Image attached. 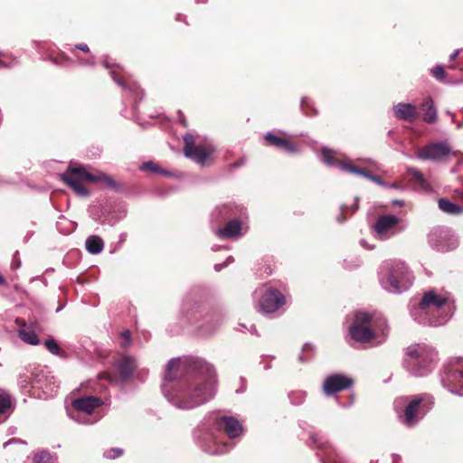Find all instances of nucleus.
<instances>
[{"instance_id": "7c9ffc66", "label": "nucleus", "mask_w": 463, "mask_h": 463, "mask_svg": "<svg viewBox=\"0 0 463 463\" xmlns=\"http://www.w3.org/2000/svg\"><path fill=\"white\" fill-rule=\"evenodd\" d=\"M184 308L187 312L188 317L194 322L197 321L198 318L203 316V308L200 305H195L192 309H189L186 306Z\"/></svg>"}, {"instance_id": "603ef678", "label": "nucleus", "mask_w": 463, "mask_h": 463, "mask_svg": "<svg viewBox=\"0 0 463 463\" xmlns=\"http://www.w3.org/2000/svg\"><path fill=\"white\" fill-rule=\"evenodd\" d=\"M85 63H86V64L94 65L95 61H94V59H93V58H91V59L88 60Z\"/></svg>"}, {"instance_id": "bf43d9fd", "label": "nucleus", "mask_w": 463, "mask_h": 463, "mask_svg": "<svg viewBox=\"0 0 463 463\" xmlns=\"http://www.w3.org/2000/svg\"><path fill=\"white\" fill-rule=\"evenodd\" d=\"M458 128H461L463 127V122H459L457 125Z\"/></svg>"}, {"instance_id": "338daca9", "label": "nucleus", "mask_w": 463, "mask_h": 463, "mask_svg": "<svg viewBox=\"0 0 463 463\" xmlns=\"http://www.w3.org/2000/svg\"><path fill=\"white\" fill-rule=\"evenodd\" d=\"M442 383H443L444 386H446V383H445L446 380L445 379L442 380Z\"/></svg>"}, {"instance_id": "39448f33", "label": "nucleus", "mask_w": 463, "mask_h": 463, "mask_svg": "<svg viewBox=\"0 0 463 463\" xmlns=\"http://www.w3.org/2000/svg\"><path fill=\"white\" fill-rule=\"evenodd\" d=\"M61 179L69 185L78 195L88 196L89 191L83 185V182H104L109 186H114L115 182L109 176L102 173L91 174L84 166H70L65 173L60 175Z\"/></svg>"}, {"instance_id": "1a4fd4ad", "label": "nucleus", "mask_w": 463, "mask_h": 463, "mask_svg": "<svg viewBox=\"0 0 463 463\" xmlns=\"http://www.w3.org/2000/svg\"><path fill=\"white\" fill-rule=\"evenodd\" d=\"M429 241L432 248L441 252L456 249L458 240L454 232L448 228H436L429 234Z\"/></svg>"}, {"instance_id": "7ed1b4c3", "label": "nucleus", "mask_w": 463, "mask_h": 463, "mask_svg": "<svg viewBox=\"0 0 463 463\" xmlns=\"http://www.w3.org/2000/svg\"><path fill=\"white\" fill-rule=\"evenodd\" d=\"M432 396L420 393L413 396H402L395 399L394 410L399 421L408 428L416 426L433 406Z\"/></svg>"}, {"instance_id": "49530a36", "label": "nucleus", "mask_w": 463, "mask_h": 463, "mask_svg": "<svg viewBox=\"0 0 463 463\" xmlns=\"http://www.w3.org/2000/svg\"><path fill=\"white\" fill-rule=\"evenodd\" d=\"M459 53H460V50H458V49L455 50L454 52L450 55L449 60L450 61L455 60Z\"/></svg>"}, {"instance_id": "a19ab883", "label": "nucleus", "mask_w": 463, "mask_h": 463, "mask_svg": "<svg viewBox=\"0 0 463 463\" xmlns=\"http://www.w3.org/2000/svg\"><path fill=\"white\" fill-rule=\"evenodd\" d=\"M310 439L312 440V442L314 444H317V446L318 448H320V449H324L325 448L324 444L320 440L321 439L317 435H316V434L311 435L310 436Z\"/></svg>"}, {"instance_id": "6e6d98bb", "label": "nucleus", "mask_w": 463, "mask_h": 463, "mask_svg": "<svg viewBox=\"0 0 463 463\" xmlns=\"http://www.w3.org/2000/svg\"><path fill=\"white\" fill-rule=\"evenodd\" d=\"M386 187H389V188H397L398 186L395 184H388V185Z\"/></svg>"}, {"instance_id": "de8ad7c7", "label": "nucleus", "mask_w": 463, "mask_h": 463, "mask_svg": "<svg viewBox=\"0 0 463 463\" xmlns=\"http://www.w3.org/2000/svg\"><path fill=\"white\" fill-rule=\"evenodd\" d=\"M313 346L309 344H306L303 347V352L312 351Z\"/></svg>"}, {"instance_id": "6ab92c4d", "label": "nucleus", "mask_w": 463, "mask_h": 463, "mask_svg": "<svg viewBox=\"0 0 463 463\" xmlns=\"http://www.w3.org/2000/svg\"><path fill=\"white\" fill-rule=\"evenodd\" d=\"M393 112L401 120L413 121L417 118L416 107L411 103H398L393 107Z\"/></svg>"}, {"instance_id": "5701e85b", "label": "nucleus", "mask_w": 463, "mask_h": 463, "mask_svg": "<svg viewBox=\"0 0 463 463\" xmlns=\"http://www.w3.org/2000/svg\"><path fill=\"white\" fill-rule=\"evenodd\" d=\"M136 367L137 362L132 357H123L118 362V368L123 379L130 377Z\"/></svg>"}, {"instance_id": "4c0bfd02", "label": "nucleus", "mask_w": 463, "mask_h": 463, "mask_svg": "<svg viewBox=\"0 0 463 463\" xmlns=\"http://www.w3.org/2000/svg\"><path fill=\"white\" fill-rule=\"evenodd\" d=\"M231 210L232 209L230 206L224 205L220 208H217L216 213H218L220 215H223L224 217L230 214Z\"/></svg>"}, {"instance_id": "4be33fe9", "label": "nucleus", "mask_w": 463, "mask_h": 463, "mask_svg": "<svg viewBox=\"0 0 463 463\" xmlns=\"http://www.w3.org/2000/svg\"><path fill=\"white\" fill-rule=\"evenodd\" d=\"M222 316L221 314H206L204 323L202 325L203 330L208 334H213L222 325Z\"/></svg>"}, {"instance_id": "cd10ccee", "label": "nucleus", "mask_w": 463, "mask_h": 463, "mask_svg": "<svg viewBox=\"0 0 463 463\" xmlns=\"http://www.w3.org/2000/svg\"><path fill=\"white\" fill-rule=\"evenodd\" d=\"M214 446H216V448L215 447L213 448V446L208 445V444H204L203 449L206 452L213 454V455L223 454V453H226L227 451H229V449H230V447L226 443L217 445L216 441H214Z\"/></svg>"}, {"instance_id": "79ce46f5", "label": "nucleus", "mask_w": 463, "mask_h": 463, "mask_svg": "<svg viewBox=\"0 0 463 463\" xmlns=\"http://www.w3.org/2000/svg\"><path fill=\"white\" fill-rule=\"evenodd\" d=\"M232 261H233V258L232 257H228L224 263L215 264L214 265V269H215L216 271H220L222 268H224L227 265L228 262H232Z\"/></svg>"}, {"instance_id": "f03ea898", "label": "nucleus", "mask_w": 463, "mask_h": 463, "mask_svg": "<svg viewBox=\"0 0 463 463\" xmlns=\"http://www.w3.org/2000/svg\"><path fill=\"white\" fill-rule=\"evenodd\" d=\"M455 308V301L449 293L431 289L423 295L411 314L420 324L439 326L451 318Z\"/></svg>"}, {"instance_id": "8fccbe9b", "label": "nucleus", "mask_w": 463, "mask_h": 463, "mask_svg": "<svg viewBox=\"0 0 463 463\" xmlns=\"http://www.w3.org/2000/svg\"><path fill=\"white\" fill-rule=\"evenodd\" d=\"M352 208V211L354 212L356 211V209L358 208V203H357V198H355V202L354 203V204L351 206Z\"/></svg>"}, {"instance_id": "5fc2aeb1", "label": "nucleus", "mask_w": 463, "mask_h": 463, "mask_svg": "<svg viewBox=\"0 0 463 463\" xmlns=\"http://www.w3.org/2000/svg\"><path fill=\"white\" fill-rule=\"evenodd\" d=\"M346 209H347V206H346V205H343V206H341V212H342V214L345 213Z\"/></svg>"}, {"instance_id": "423d86ee", "label": "nucleus", "mask_w": 463, "mask_h": 463, "mask_svg": "<svg viewBox=\"0 0 463 463\" xmlns=\"http://www.w3.org/2000/svg\"><path fill=\"white\" fill-rule=\"evenodd\" d=\"M436 351L425 345L417 344L408 347L406 366L413 374L422 376L426 374L436 361Z\"/></svg>"}, {"instance_id": "393cba45", "label": "nucleus", "mask_w": 463, "mask_h": 463, "mask_svg": "<svg viewBox=\"0 0 463 463\" xmlns=\"http://www.w3.org/2000/svg\"><path fill=\"white\" fill-rule=\"evenodd\" d=\"M422 109H425L423 115V120L427 123H433L437 120V110L434 107L433 101L430 98H427L422 105Z\"/></svg>"}, {"instance_id": "a878e982", "label": "nucleus", "mask_w": 463, "mask_h": 463, "mask_svg": "<svg viewBox=\"0 0 463 463\" xmlns=\"http://www.w3.org/2000/svg\"><path fill=\"white\" fill-rule=\"evenodd\" d=\"M86 250L91 254H99L102 251L104 243L100 237L92 235L86 240Z\"/></svg>"}, {"instance_id": "e2e57ef3", "label": "nucleus", "mask_w": 463, "mask_h": 463, "mask_svg": "<svg viewBox=\"0 0 463 463\" xmlns=\"http://www.w3.org/2000/svg\"><path fill=\"white\" fill-rule=\"evenodd\" d=\"M382 335H383V338H385V336H386V333H385L383 330L382 331Z\"/></svg>"}, {"instance_id": "6e6552de", "label": "nucleus", "mask_w": 463, "mask_h": 463, "mask_svg": "<svg viewBox=\"0 0 463 463\" xmlns=\"http://www.w3.org/2000/svg\"><path fill=\"white\" fill-rule=\"evenodd\" d=\"M184 156L200 165H205L212 160V156L215 152V147L208 142L195 143L194 137L192 134L184 136Z\"/></svg>"}, {"instance_id": "ea45409f", "label": "nucleus", "mask_w": 463, "mask_h": 463, "mask_svg": "<svg viewBox=\"0 0 463 463\" xmlns=\"http://www.w3.org/2000/svg\"><path fill=\"white\" fill-rule=\"evenodd\" d=\"M121 337L124 339V342L122 343V345L124 346H127L130 344L131 338H130V334L128 331L122 332Z\"/></svg>"}, {"instance_id": "e433bc0d", "label": "nucleus", "mask_w": 463, "mask_h": 463, "mask_svg": "<svg viewBox=\"0 0 463 463\" xmlns=\"http://www.w3.org/2000/svg\"><path fill=\"white\" fill-rule=\"evenodd\" d=\"M452 375L454 377L459 378V383L462 384V388H463V370L455 371ZM449 391L455 394L463 395V390L458 392L457 391H453L452 389L449 388Z\"/></svg>"}, {"instance_id": "f3484780", "label": "nucleus", "mask_w": 463, "mask_h": 463, "mask_svg": "<svg viewBox=\"0 0 463 463\" xmlns=\"http://www.w3.org/2000/svg\"><path fill=\"white\" fill-rule=\"evenodd\" d=\"M15 407L14 399L6 392H0V424L13 413Z\"/></svg>"}, {"instance_id": "f257e3e1", "label": "nucleus", "mask_w": 463, "mask_h": 463, "mask_svg": "<svg viewBox=\"0 0 463 463\" xmlns=\"http://www.w3.org/2000/svg\"><path fill=\"white\" fill-rule=\"evenodd\" d=\"M162 392L177 409L201 406L215 396L214 368L199 357L173 358L166 364Z\"/></svg>"}, {"instance_id": "4468645a", "label": "nucleus", "mask_w": 463, "mask_h": 463, "mask_svg": "<svg viewBox=\"0 0 463 463\" xmlns=\"http://www.w3.org/2000/svg\"><path fill=\"white\" fill-rule=\"evenodd\" d=\"M285 297L278 289H268L261 297L260 302V310L262 313H273L280 308L285 304Z\"/></svg>"}, {"instance_id": "58836bf2", "label": "nucleus", "mask_w": 463, "mask_h": 463, "mask_svg": "<svg viewBox=\"0 0 463 463\" xmlns=\"http://www.w3.org/2000/svg\"><path fill=\"white\" fill-rule=\"evenodd\" d=\"M52 377H51L50 380L46 379V383H41L40 388L46 389L47 391H50V392H53L54 386H50V387L48 386V384H50V385L53 384L54 385V383L52 382Z\"/></svg>"}, {"instance_id": "72a5a7b5", "label": "nucleus", "mask_w": 463, "mask_h": 463, "mask_svg": "<svg viewBox=\"0 0 463 463\" xmlns=\"http://www.w3.org/2000/svg\"><path fill=\"white\" fill-rule=\"evenodd\" d=\"M322 161L327 165H336V161L331 155V151L327 148L322 149Z\"/></svg>"}, {"instance_id": "864d4df0", "label": "nucleus", "mask_w": 463, "mask_h": 463, "mask_svg": "<svg viewBox=\"0 0 463 463\" xmlns=\"http://www.w3.org/2000/svg\"><path fill=\"white\" fill-rule=\"evenodd\" d=\"M308 359H309V358H306V359H305V358L303 357V355H302V354H300V355L298 356V360H299L300 362H304V361H307V360H308Z\"/></svg>"}, {"instance_id": "69168bd1", "label": "nucleus", "mask_w": 463, "mask_h": 463, "mask_svg": "<svg viewBox=\"0 0 463 463\" xmlns=\"http://www.w3.org/2000/svg\"><path fill=\"white\" fill-rule=\"evenodd\" d=\"M4 66H5L4 62H3V61H0V68H1V67H4Z\"/></svg>"}, {"instance_id": "2f4dec72", "label": "nucleus", "mask_w": 463, "mask_h": 463, "mask_svg": "<svg viewBox=\"0 0 463 463\" xmlns=\"http://www.w3.org/2000/svg\"><path fill=\"white\" fill-rule=\"evenodd\" d=\"M306 396H307V394L303 391H295V392H291L288 394V398H289L291 403H293L295 405H299V404L303 403V402L306 399Z\"/></svg>"}, {"instance_id": "c85d7f7f", "label": "nucleus", "mask_w": 463, "mask_h": 463, "mask_svg": "<svg viewBox=\"0 0 463 463\" xmlns=\"http://www.w3.org/2000/svg\"><path fill=\"white\" fill-rule=\"evenodd\" d=\"M33 463H57V459L49 452L43 451L34 456Z\"/></svg>"}, {"instance_id": "c03bdc74", "label": "nucleus", "mask_w": 463, "mask_h": 463, "mask_svg": "<svg viewBox=\"0 0 463 463\" xmlns=\"http://www.w3.org/2000/svg\"><path fill=\"white\" fill-rule=\"evenodd\" d=\"M244 164H245V159H244V158H241V159H240V160H238V161L234 162V163L232 165V168L239 167V166H241V165H244Z\"/></svg>"}, {"instance_id": "c756f323", "label": "nucleus", "mask_w": 463, "mask_h": 463, "mask_svg": "<svg viewBox=\"0 0 463 463\" xmlns=\"http://www.w3.org/2000/svg\"><path fill=\"white\" fill-rule=\"evenodd\" d=\"M44 345L51 354L60 356L62 355L59 343L53 338L46 339Z\"/></svg>"}, {"instance_id": "0eeeda50", "label": "nucleus", "mask_w": 463, "mask_h": 463, "mask_svg": "<svg viewBox=\"0 0 463 463\" xmlns=\"http://www.w3.org/2000/svg\"><path fill=\"white\" fill-rule=\"evenodd\" d=\"M351 337L359 343H369L378 336L376 322L372 315L364 311H357L354 314V320L349 328Z\"/></svg>"}, {"instance_id": "dca6fc26", "label": "nucleus", "mask_w": 463, "mask_h": 463, "mask_svg": "<svg viewBox=\"0 0 463 463\" xmlns=\"http://www.w3.org/2000/svg\"><path fill=\"white\" fill-rule=\"evenodd\" d=\"M15 324L19 327L17 334L22 341L31 345H38L40 344L39 337L35 332L26 325L24 320L17 318Z\"/></svg>"}, {"instance_id": "09e8293b", "label": "nucleus", "mask_w": 463, "mask_h": 463, "mask_svg": "<svg viewBox=\"0 0 463 463\" xmlns=\"http://www.w3.org/2000/svg\"><path fill=\"white\" fill-rule=\"evenodd\" d=\"M114 74L115 73L112 72V75H114ZM113 79H114V80L116 81L117 84H118V85H120V86L125 88V85H124V83L122 81L118 80L115 76H113Z\"/></svg>"}, {"instance_id": "4d7b16f0", "label": "nucleus", "mask_w": 463, "mask_h": 463, "mask_svg": "<svg viewBox=\"0 0 463 463\" xmlns=\"http://www.w3.org/2000/svg\"><path fill=\"white\" fill-rule=\"evenodd\" d=\"M5 280L3 276L0 275V285L5 284Z\"/></svg>"}, {"instance_id": "412c9836", "label": "nucleus", "mask_w": 463, "mask_h": 463, "mask_svg": "<svg viewBox=\"0 0 463 463\" xmlns=\"http://www.w3.org/2000/svg\"><path fill=\"white\" fill-rule=\"evenodd\" d=\"M264 138L269 145L279 147L287 152L296 153L298 151L293 144L288 142L287 139L278 137L272 133H267Z\"/></svg>"}, {"instance_id": "f704fd0d", "label": "nucleus", "mask_w": 463, "mask_h": 463, "mask_svg": "<svg viewBox=\"0 0 463 463\" xmlns=\"http://www.w3.org/2000/svg\"><path fill=\"white\" fill-rule=\"evenodd\" d=\"M122 454L123 450L119 448L109 449L104 452V456L109 459L117 458L120 457Z\"/></svg>"}, {"instance_id": "052dcab7", "label": "nucleus", "mask_w": 463, "mask_h": 463, "mask_svg": "<svg viewBox=\"0 0 463 463\" xmlns=\"http://www.w3.org/2000/svg\"><path fill=\"white\" fill-rule=\"evenodd\" d=\"M447 113L451 117L452 120H454V118H455L454 114H452V113H451V112H449V111H448Z\"/></svg>"}, {"instance_id": "b1692460", "label": "nucleus", "mask_w": 463, "mask_h": 463, "mask_svg": "<svg viewBox=\"0 0 463 463\" xmlns=\"http://www.w3.org/2000/svg\"><path fill=\"white\" fill-rule=\"evenodd\" d=\"M440 211L451 215L463 214V207L458 203H454L447 199L441 198L438 202Z\"/></svg>"}, {"instance_id": "f8f14e48", "label": "nucleus", "mask_w": 463, "mask_h": 463, "mask_svg": "<svg viewBox=\"0 0 463 463\" xmlns=\"http://www.w3.org/2000/svg\"><path fill=\"white\" fill-rule=\"evenodd\" d=\"M455 152L451 151L449 146L443 142L429 144L417 151V157L422 160L439 161L447 156Z\"/></svg>"}, {"instance_id": "a18cd8bd", "label": "nucleus", "mask_w": 463, "mask_h": 463, "mask_svg": "<svg viewBox=\"0 0 463 463\" xmlns=\"http://www.w3.org/2000/svg\"><path fill=\"white\" fill-rule=\"evenodd\" d=\"M360 244L361 246H363L364 248L367 249V250H373L374 248V246L373 245H369L365 240H361L360 241Z\"/></svg>"}, {"instance_id": "37998d69", "label": "nucleus", "mask_w": 463, "mask_h": 463, "mask_svg": "<svg viewBox=\"0 0 463 463\" xmlns=\"http://www.w3.org/2000/svg\"><path fill=\"white\" fill-rule=\"evenodd\" d=\"M75 48L78 50H80L84 52H88L90 51L88 45L85 43L77 44V45H75Z\"/></svg>"}, {"instance_id": "774afa93", "label": "nucleus", "mask_w": 463, "mask_h": 463, "mask_svg": "<svg viewBox=\"0 0 463 463\" xmlns=\"http://www.w3.org/2000/svg\"><path fill=\"white\" fill-rule=\"evenodd\" d=\"M37 383H42V380H41V379H38V380H37Z\"/></svg>"}, {"instance_id": "13d9d810", "label": "nucleus", "mask_w": 463, "mask_h": 463, "mask_svg": "<svg viewBox=\"0 0 463 463\" xmlns=\"http://www.w3.org/2000/svg\"><path fill=\"white\" fill-rule=\"evenodd\" d=\"M251 334L255 332V326H251L250 329H248Z\"/></svg>"}, {"instance_id": "ddd939ff", "label": "nucleus", "mask_w": 463, "mask_h": 463, "mask_svg": "<svg viewBox=\"0 0 463 463\" xmlns=\"http://www.w3.org/2000/svg\"><path fill=\"white\" fill-rule=\"evenodd\" d=\"M354 381L344 374L335 373L327 376L323 383V392L326 396H331L338 392L349 389Z\"/></svg>"}, {"instance_id": "680f3d73", "label": "nucleus", "mask_w": 463, "mask_h": 463, "mask_svg": "<svg viewBox=\"0 0 463 463\" xmlns=\"http://www.w3.org/2000/svg\"><path fill=\"white\" fill-rule=\"evenodd\" d=\"M458 193L459 194V195H460V196H461V198L463 199V189H462V190L458 191Z\"/></svg>"}, {"instance_id": "473e14b6", "label": "nucleus", "mask_w": 463, "mask_h": 463, "mask_svg": "<svg viewBox=\"0 0 463 463\" xmlns=\"http://www.w3.org/2000/svg\"><path fill=\"white\" fill-rule=\"evenodd\" d=\"M140 169L142 171H149V172H153V173H160L163 175H169L168 172L162 170L159 165H157L156 163H154L152 161L144 163L140 166Z\"/></svg>"}, {"instance_id": "20e7f679", "label": "nucleus", "mask_w": 463, "mask_h": 463, "mask_svg": "<svg viewBox=\"0 0 463 463\" xmlns=\"http://www.w3.org/2000/svg\"><path fill=\"white\" fill-rule=\"evenodd\" d=\"M379 280L383 289L399 294L411 286L413 278L403 261L390 260L382 266Z\"/></svg>"}, {"instance_id": "2eb2a0df", "label": "nucleus", "mask_w": 463, "mask_h": 463, "mask_svg": "<svg viewBox=\"0 0 463 463\" xmlns=\"http://www.w3.org/2000/svg\"><path fill=\"white\" fill-rule=\"evenodd\" d=\"M218 429H222L230 438H236L242 434L243 427L240 421L232 416H223L216 420Z\"/></svg>"}, {"instance_id": "c9c22d12", "label": "nucleus", "mask_w": 463, "mask_h": 463, "mask_svg": "<svg viewBox=\"0 0 463 463\" xmlns=\"http://www.w3.org/2000/svg\"><path fill=\"white\" fill-rule=\"evenodd\" d=\"M431 72L438 80H443L445 78V71L441 65L435 66Z\"/></svg>"}, {"instance_id": "9d476101", "label": "nucleus", "mask_w": 463, "mask_h": 463, "mask_svg": "<svg viewBox=\"0 0 463 463\" xmlns=\"http://www.w3.org/2000/svg\"><path fill=\"white\" fill-rule=\"evenodd\" d=\"M101 400L94 396H83L72 402L75 412H70V417L80 423L91 424L94 421L81 418L80 413L90 416L93 411L101 405Z\"/></svg>"}, {"instance_id": "bb28decb", "label": "nucleus", "mask_w": 463, "mask_h": 463, "mask_svg": "<svg viewBox=\"0 0 463 463\" xmlns=\"http://www.w3.org/2000/svg\"><path fill=\"white\" fill-rule=\"evenodd\" d=\"M409 174L411 175L415 182V185H417L418 189L423 192L430 191V186L428 182L423 177L422 174L416 168L410 167L408 168Z\"/></svg>"}, {"instance_id": "9b49d317", "label": "nucleus", "mask_w": 463, "mask_h": 463, "mask_svg": "<svg viewBox=\"0 0 463 463\" xmlns=\"http://www.w3.org/2000/svg\"><path fill=\"white\" fill-rule=\"evenodd\" d=\"M399 224L400 219L396 215H381L374 222L373 230L380 240H388L404 230Z\"/></svg>"}, {"instance_id": "3c124183", "label": "nucleus", "mask_w": 463, "mask_h": 463, "mask_svg": "<svg viewBox=\"0 0 463 463\" xmlns=\"http://www.w3.org/2000/svg\"><path fill=\"white\" fill-rule=\"evenodd\" d=\"M179 120H180V123H181L184 127H187V123H186L185 119H184L183 117H181Z\"/></svg>"}, {"instance_id": "aec40b11", "label": "nucleus", "mask_w": 463, "mask_h": 463, "mask_svg": "<svg viewBox=\"0 0 463 463\" xmlns=\"http://www.w3.org/2000/svg\"><path fill=\"white\" fill-rule=\"evenodd\" d=\"M241 230V222L234 219L230 221L223 228L217 229L215 234L220 238H233L240 234Z\"/></svg>"}, {"instance_id": "a211bd4d", "label": "nucleus", "mask_w": 463, "mask_h": 463, "mask_svg": "<svg viewBox=\"0 0 463 463\" xmlns=\"http://www.w3.org/2000/svg\"><path fill=\"white\" fill-rule=\"evenodd\" d=\"M338 167L343 171L362 175L381 186L385 187L388 185V184L385 183L384 181H383L379 176L372 175L370 172L364 170L362 168L354 166L351 164L340 163V164H338Z\"/></svg>"}, {"instance_id": "0e129e2a", "label": "nucleus", "mask_w": 463, "mask_h": 463, "mask_svg": "<svg viewBox=\"0 0 463 463\" xmlns=\"http://www.w3.org/2000/svg\"><path fill=\"white\" fill-rule=\"evenodd\" d=\"M306 104V99H302V106H304Z\"/></svg>"}]
</instances>
